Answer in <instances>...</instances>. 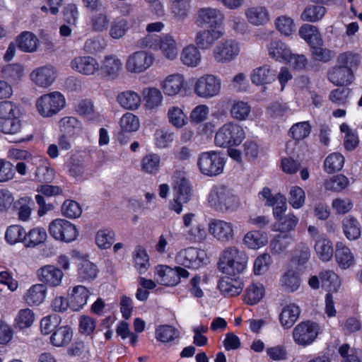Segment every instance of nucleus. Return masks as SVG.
<instances>
[{"label":"nucleus","mask_w":362,"mask_h":362,"mask_svg":"<svg viewBox=\"0 0 362 362\" xmlns=\"http://www.w3.org/2000/svg\"><path fill=\"white\" fill-rule=\"evenodd\" d=\"M319 278L322 286L329 291H337L341 286V280L333 270L325 269L321 271L319 274Z\"/></svg>","instance_id":"nucleus-51"},{"label":"nucleus","mask_w":362,"mask_h":362,"mask_svg":"<svg viewBox=\"0 0 362 362\" xmlns=\"http://www.w3.org/2000/svg\"><path fill=\"white\" fill-rule=\"evenodd\" d=\"M197 166L203 175L209 177L217 176L223 171L225 160L219 152L205 151L199 155Z\"/></svg>","instance_id":"nucleus-7"},{"label":"nucleus","mask_w":362,"mask_h":362,"mask_svg":"<svg viewBox=\"0 0 362 362\" xmlns=\"http://www.w3.org/2000/svg\"><path fill=\"white\" fill-rule=\"evenodd\" d=\"M157 50L168 61H175L178 57V43L175 37L171 34L160 35L157 42Z\"/></svg>","instance_id":"nucleus-24"},{"label":"nucleus","mask_w":362,"mask_h":362,"mask_svg":"<svg viewBox=\"0 0 362 362\" xmlns=\"http://www.w3.org/2000/svg\"><path fill=\"white\" fill-rule=\"evenodd\" d=\"M243 242L248 248L257 250L267 243L268 238L266 234L259 230H252L245 234Z\"/></svg>","instance_id":"nucleus-55"},{"label":"nucleus","mask_w":362,"mask_h":362,"mask_svg":"<svg viewBox=\"0 0 362 362\" xmlns=\"http://www.w3.org/2000/svg\"><path fill=\"white\" fill-rule=\"evenodd\" d=\"M47 238L46 230L42 227H35L25 233V245L35 247L43 244Z\"/></svg>","instance_id":"nucleus-49"},{"label":"nucleus","mask_w":362,"mask_h":362,"mask_svg":"<svg viewBox=\"0 0 362 362\" xmlns=\"http://www.w3.org/2000/svg\"><path fill=\"white\" fill-rule=\"evenodd\" d=\"M144 107L147 110H156L163 102L162 92L156 87H146L142 90Z\"/></svg>","instance_id":"nucleus-35"},{"label":"nucleus","mask_w":362,"mask_h":362,"mask_svg":"<svg viewBox=\"0 0 362 362\" xmlns=\"http://www.w3.org/2000/svg\"><path fill=\"white\" fill-rule=\"evenodd\" d=\"M193 90L198 97L205 99L212 98L219 95L221 90V81L216 75L206 74L196 78Z\"/></svg>","instance_id":"nucleus-8"},{"label":"nucleus","mask_w":362,"mask_h":362,"mask_svg":"<svg viewBox=\"0 0 362 362\" xmlns=\"http://www.w3.org/2000/svg\"><path fill=\"white\" fill-rule=\"evenodd\" d=\"M47 287L43 284H36L31 286L23 295V300L30 306H37L42 304L46 298Z\"/></svg>","instance_id":"nucleus-32"},{"label":"nucleus","mask_w":362,"mask_h":362,"mask_svg":"<svg viewBox=\"0 0 362 362\" xmlns=\"http://www.w3.org/2000/svg\"><path fill=\"white\" fill-rule=\"evenodd\" d=\"M33 163L37 165L35 173V179L40 182H49L54 177V170L50 167L47 158L34 157Z\"/></svg>","instance_id":"nucleus-31"},{"label":"nucleus","mask_w":362,"mask_h":362,"mask_svg":"<svg viewBox=\"0 0 362 362\" xmlns=\"http://www.w3.org/2000/svg\"><path fill=\"white\" fill-rule=\"evenodd\" d=\"M110 23L108 15L105 12H99L90 17L88 25L92 32L102 33L107 30Z\"/></svg>","instance_id":"nucleus-50"},{"label":"nucleus","mask_w":362,"mask_h":362,"mask_svg":"<svg viewBox=\"0 0 362 362\" xmlns=\"http://www.w3.org/2000/svg\"><path fill=\"white\" fill-rule=\"evenodd\" d=\"M300 37L310 47L313 45H322V39L317 28L313 25L304 24L299 30Z\"/></svg>","instance_id":"nucleus-41"},{"label":"nucleus","mask_w":362,"mask_h":362,"mask_svg":"<svg viewBox=\"0 0 362 362\" xmlns=\"http://www.w3.org/2000/svg\"><path fill=\"white\" fill-rule=\"evenodd\" d=\"M155 62L154 54L148 51L139 50L129 54L125 62L127 72L140 74L147 71Z\"/></svg>","instance_id":"nucleus-14"},{"label":"nucleus","mask_w":362,"mask_h":362,"mask_svg":"<svg viewBox=\"0 0 362 362\" xmlns=\"http://www.w3.org/2000/svg\"><path fill=\"white\" fill-rule=\"evenodd\" d=\"M175 260L185 269H197L207 264L208 257L206 251L202 249L187 247L177 252Z\"/></svg>","instance_id":"nucleus-5"},{"label":"nucleus","mask_w":362,"mask_h":362,"mask_svg":"<svg viewBox=\"0 0 362 362\" xmlns=\"http://www.w3.org/2000/svg\"><path fill=\"white\" fill-rule=\"evenodd\" d=\"M327 78L334 86H345L353 82L354 76L349 68L339 65L329 69Z\"/></svg>","instance_id":"nucleus-25"},{"label":"nucleus","mask_w":362,"mask_h":362,"mask_svg":"<svg viewBox=\"0 0 362 362\" xmlns=\"http://www.w3.org/2000/svg\"><path fill=\"white\" fill-rule=\"evenodd\" d=\"M300 314V307L294 303H291L283 307L279 315V322L284 329L291 328L298 320Z\"/></svg>","instance_id":"nucleus-37"},{"label":"nucleus","mask_w":362,"mask_h":362,"mask_svg":"<svg viewBox=\"0 0 362 362\" xmlns=\"http://www.w3.org/2000/svg\"><path fill=\"white\" fill-rule=\"evenodd\" d=\"M250 78L255 86H264L276 80V73L269 65L264 64L253 69Z\"/></svg>","instance_id":"nucleus-26"},{"label":"nucleus","mask_w":362,"mask_h":362,"mask_svg":"<svg viewBox=\"0 0 362 362\" xmlns=\"http://www.w3.org/2000/svg\"><path fill=\"white\" fill-rule=\"evenodd\" d=\"M66 106V98L59 91L45 93L38 97L35 103L37 113L43 118H50L57 115Z\"/></svg>","instance_id":"nucleus-4"},{"label":"nucleus","mask_w":362,"mask_h":362,"mask_svg":"<svg viewBox=\"0 0 362 362\" xmlns=\"http://www.w3.org/2000/svg\"><path fill=\"white\" fill-rule=\"evenodd\" d=\"M335 259L341 269H348L356 264L354 255L351 249L341 242L336 244Z\"/></svg>","instance_id":"nucleus-29"},{"label":"nucleus","mask_w":362,"mask_h":362,"mask_svg":"<svg viewBox=\"0 0 362 362\" xmlns=\"http://www.w3.org/2000/svg\"><path fill=\"white\" fill-rule=\"evenodd\" d=\"M48 231L53 239L66 243H72L78 236L76 226L64 218L52 221L48 226Z\"/></svg>","instance_id":"nucleus-9"},{"label":"nucleus","mask_w":362,"mask_h":362,"mask_svg":"<svg viewBox=\"0 0 362 362\" xmlns=\"http://www.w3.org/2000/svg\"><path fill=\"white\" fill-rule=\"evenodd\" d=\"M244 16L247 23L255 27L264 26L271 20L268 8L262 5L247 7L244 11Z\"/></svg>","instance_id":"nucleus-23"},{"label":"nucleus","mask_w":362,"mask_h":362,"mask_svg":"<svg viewBox=\"0 0 362 362\" xmlns=\"http://www.w3.org/2000/svg\"><path fill=\"white\" fill-rule=\"evenodd\" d=\"M129 29V23L127 18L116 17L110 23L108 35L113 40H119L127 35Z\"/></svg>","instance_id":"nucleus-39"},{"label":"nucleus","mask_w":362,"mask_h":362,"mask_svg":"<svg viewBox=\"0 0 362 362\" xmlns=\"http://www.w3.org/2000/svg\"><path fill=\"white\" fill-rule=\"evenodd\" d=\"M160 157L156 153L145 156L141 161V170L148 174H156L159 171Z\"/></svg>","instance_id":"nucleus-61"},{"label":"nucleus","mask_w":362,"mask_h":362,"mask_svg":"<svg viewBox=\"0 0 362 362\" xmlns=\"http://www.w3.org/2000/svg\"><path fill=\"white\" fill-rule=\"evenodd\" d=\"M37 275L40 281L53 287L59 286L64 276L62 271L53 265L41 267Z\"/></svg>","instance_id":"nucleus-28"},{"label":"nucleus","mask_w":362,"mask_h":362,"mask_svg":"<svg viewBox=\"0 0 362 362\" xmlns=\"http://www.w3.org/2000/svg\"><path fill=\"white\" fill-rule=\"evenodd\" d=\"M224 15L218 8L204 6L198 8L193 17L194 25L199 28H223Z\"/></svg>","instance_id":"nucleus-6"},{"label":"nucleus","mask_w":362,"mask_h":362,"mask_svg":"<svg viewBox=\"0 0 362 362\" xmlns=\"http://www.w3.org/2000/svg\"><path fill=\"white\" fill-rule=\"evenodd\" d=\"M134 266L140 274H145L150 267L149 257L146 250L137 246L132 254Z\"/></svg>","instance_id":"nucleus-52"},{"label":"nucleus","mask_w":362,"mask_h":362,"mask_svg":"<svg viewBox=\"0 0 362 362\" xmlns=\"http://www.w3.org/2000/svg\"><path fill=\"white\" fill-rule=\"evenodd\" d=\"M23 74V66L18 64H7L1 69L2 76L15 83H17L22 79Z\"/></svg>","instance_id":"nucleus-63"},{"label":"nucleus","mask_w":362,"mask_h":362,"mask_svg":"<svg viewBox=\"0 0 362 362\" xmlns=\"http://www.w3.org/2000/svg\"><path fill=\"white\" fill-rule=\"evenodd\" d=\"M57 78L55 69L51 66H40L31 71L30 79L37 87L47 88Z\"/></svg>","instance_id":"nucleus-22"},{"label":"nucleus","mask_w":362,"mask_h":362,"mask_svg":"<svg viewBox=\"0 0 362 362\" xmlns=\"http://www.w3.org/2000/svg\"><path fill=\"white\" fill-rule=\"evenodd\" d=\"M35 320V315L30 308L21 309L16 314L13 326L19 330H24L30 327Z\"/></svg>","instance_id":"nucleus-46"},{"label":"nucleus","mask_w":362,"mask_h":362,"mask_svg":"<svg viewBox=\"0 0 362 362\" xmlns=\"http://www.w3.org/2000/svg\"><path fill=\"white\" fill-rule=\"evenodd\" d=\"M208 231L214 238L221 243H230L235 237V230L233 223L222 219L210 220Z\"/></svg>","instance_id":"nucleus-15"},{"label":"nucleus","mask_w":362,"mask_h":362,"mask_svg":"<svg viewBox=\"0 0 362 362\" xmlns=\"http://www.w3.org/2000/svg\"><path fill=\"white\" fill-rule=\"evenodd\" d=\"M265 290L261 283H251L247 286L244 293V302L247 305L258 303L264 296Z\"/></svg>","instance_id":"nucleus-43"},{"label":"nucleus","mask_w":362,"mask_h":362,"mask_svg":"<svg viewBox=\"0 0 362 362\" xmlns=\"http://www.w3.org/2000/svg\"><path fill=\"white\" fill-rule=\"evenodd\" d=\"M195 44H189L185 46L180 54V61L184 66L194 69L199 66L202 61V55Z\"/></svg>","instance_id":"nucleus-27"},{"label":"nucleus","mask_w":362,"mask_h":362,"mask_svg":"<svg viewBox=\"0 0 362 362\" xmlns=\"http://www.w3.org/2000/svg\"><path fill=\"white\" fill-rule=\"evenodd\" d=\"M98 268L89 260H83L78 269V276L81 281H90L98 275Z\"/></svg>","instance_id":"nucleus-64"},{"label":"nucleus","mask_w":362,"mask_h":362,"mask_svg":"<svg viewBox=\"0 0 362 362\" xmlns=\"http://www.w3.org/2000/svg\"><path fill=\"white\" fill-rule=\"evenodd\" d=\"M259 197L265 202V205L273 206V214L276 220L283 217L282 214L286 210V202L284 196L281 194L272 195L270 189L264 187L259 193Z\"/></svg>","instance_id":"nucleus-20"},{"label":"nucleus","mask_w":362,"mask_h":362,"mask_svg":"<svg viewBox=\"0 0 362 362\" xmlns=\"http://www.w3.org/2000/svg\"><path fill=\"white\" fill-rule=\"evenodd\" d=\"M349 185V179L341 174L332 176L324 181V187L325 189L334 192H341L346 189Z\"/></svg>","instance_id":"nucleus-57"},{"label":"nucleus","mask_w":362,"mask_h":362,"mask_svg":"<svg viewBox=\"0 0 362 362\" xmlns=\"http://www.w3.org/2000/svg\"><path fill=\"white\" fill-rule=\"evenodd\" d=\"M308 232L314 241L313 248L318 259L324 262H329L333 257L332 242L326 234L320 233L314 226H308Z\"/></svg>","instance_id":"nucleus-12"},{"label":"nucleus","mask_w":362,"mask_h":362,"mask_svg":"<svg viewBox=\"0 0 362 362\" xmlns=\"http://www.w3.org/2000/svg\"><path fill=\"white\" fill-rule=\"evenodd\" d=\"M123 69V62L119 56L115 54H106L100 64V71L104 76L115 80L119 77Z\"/></svg>","instance_id":"nucleus-21"},{"label":"nucleus","mask_w":362,"mask_h":362,"mask_svg":"<svg viewBox=\"0 0 362 362\" xmlns=\"http://www.w3.org/2000/svg\"><path fill=\"white\" fill-rule=\"evenodd\" d=\"M174 200L173 209L177 214L182 210V204L187 203L192 195V187L189 182L185 178H177L175 180L174 187Z\"/></svg>","instance_id":"nucleus-18"},{"label":"nucleus","mask_w":362,"mask_h":362,"mask_svg":"<svg viewBox=\"0 0 362 362\" xmlns=\"http://www.w3.org/2000/svg\"><path fill=\"white\" fill-rule=\"evenodd\" d=\"M224 35V28L201 29L195 34L194 44L202 49H209Z\"/></svg>","instance_id":"nucleus-19"},{"label":"nucleus","mask_w":362,"mask_h":362,"mask_svg":"<svg viewBox=\"0 0 362 362\" xmlns=\"http://www.w3.org/2000/svg\"><path fill=\"white\" fill-rule=\"evenodd\" d=\"M320 333V325L313 321L307 320L300 322L294 327L292 337L297 345L306 347L315 341Z\"/></svg>","instance_id":"nucleus-11"},{"label":"nucleus","mask_w":362,"mask_h":362,"mask_svg":"<svg viewBox=\"0 0 362 362\" xmlns=\"http://www.w3.org/2000/svg\"><path fill=\"white\" fill-rule=\"evenodd\" d=\"M171 13L177 21H184L189 16L190 5L187 0L170 1Z\"/></svg>","instance_id":"nucleus-62"},{"label":"nucleus","mask_w":362,"mask_h":362,"mask_svg":"<svg viewBox=\"0 0 362 362\" xmlns=\"http://www.w3.org/2000/svg\"><path fill=\"white\" fill-rule=\"evenodd\" d=\"M168 122L175 128L180 129L188 123V118L181 107L170 106L167 110Z\"/></svg>","instance_id":"nucleus-45"},{"label":"nucleus","mask_w":362,"mask_h":362,"mask_svg":"<svg viewBox=\"0 0 362 362\" xmlns=\"http://www.w3.org/2000/svg\"><path fill=\"white\" fill-rule=\"evenodd\" d=\"M343 231L347 239L356 240L359 238L361 234L360 223L353 216L344 218L342 222Z\"/></svg>","instance_id":"nucleus-53"},{"label":"nucleus","mask_w":362,"mask_h":362,"mask_svg":"<svg viewBox=\"0 0 362 362\" xmlns=\"http://www.w3.org/2000/svg\"><path fill=\"white\" fill-rule=\"evenodd\" d=\"M61 132L69 136H78L82 132L81 122L74 117H64L59 122Z\"/></svg>","instance_id":"nucleus-42"},{"label":"nucleus","mask_w":362,"mask_h":362,"mask_svg":"<svg viewBox=\"0 0 362 362\" xmlns=\"http://www.w3.org/2000/svg\"><path fill=\"white\" fill-rule=\"evenodd\" d=\"M269 56L275 61L285 62L291 57L290 47L281 40H272L267 45Z\"/></svg>","instance_id":"nucleus-30"},{"label":"nucleus","mask_w":362,"mask_h":362,"mask_svg":"<svg viewBox=\"0 0 362 362\" xmlns=\"http://www.w3.org/2000/svg\"><path fill=\"white\" fill-rule=\"evenodd\" d=\"M117 101L125 110H136L141 106V96L134 90H127L118 93Z\"/></svg>","instance_id":"nucleus-36"},{"label":"nucleus","mask_w":362,"mask_h":362,"mask_svg":"<svg viewBox=\"0 0 362 362\" xmlns=\"http://www.w3.org/2000/svg\"><path fill=\"white\" fill-rule=\"evenodd\" d=\"M280 285L286 292H294L300 286V279L297 272L292 269H288L280 279Z\"/></svg>","instance_id":"nucleus-47"},{"label":"nucleus","mask_w":362,"mask_h":362,"mask_svg":"<svg viewBox=\"0 0 362 362\" xmlns=\"http://www.w3.org/2000/svg\"><path fill=\"white\" fill-rule=\"evenodd\" d=\"M189 272L180 266L172 268L167 265H158L155 267V281L163 286H175L180 282L181 278H188Z\"/></svg>","instance_id":"nucleus-10"},{"label":"nucleus","mask_w":362,"mask_h":362,"mask_svg":"<svg viewBox=\"0 0 362 362\" xmlns=\"http://www.w3.org/2000/svg\"><path fill=\"white\" fill-rule=\"evenodd\" d=\"M230 116L238 121H245L251 113L250 105L243 100H234L230 110Z\"/></svg>","instance_id":"nucleus-56"},{"label":"nucleus","mask_w":362,"mask_h":362,"mask_svg":"<svg viewBox=\"0 0 362 362\" xmlns=\"http://www.w3.org/2000/svg\"><path fill=\"white\" fill-rule=\"evenodd\" d=\"M245 137L244 127L235 121H229L218 129L215 134L214 143L216 146L222 148L238 146Z\"/></svg>","instance_id":"nucleus-2"},{"label":"nucleus","mask_w":362,"mask_h":362,"mask_svg":"<svg viewBox=\"0 0 362 362\" xmlns=\"http://www.w3.org/2000/svg\"><path fill=\"white\" fill-rule=\"evenodd\" d=\"M298 223V218L293 214L289 213L276 221L272 229L274 231L287 233L293 230Z\"/></svg>","instance_id":"nucleus-54"},{"label":"nucleus","mask_w":362,"mask_h":362,"mask_svg":"<svg viewBox=\"0 0 362 362\" xmlns=\"http://www.w3.org/2000/svg\"><path fill=\"white\" fill-rule=\"evenodd\" d=\"M73 335V330L69 326H60L50 335L49 343L54 347H64L71 341Z\"/></svg>","instance_id":"nucleus-38"},{"label":"nucleus","mask_w":362,"mask_h":362,"mask_svg":"<svg viewBox=\"0 0 362 362\" xmlns=\"http://www.w3.org/2000/svg\"><path fill=\"white\" fill-rule=\"evenodd\" d=\"M220 292L226 297L239 295L243 289V282L240 278H222L218 284Z\"/></svg>","instance_id":"nucleus-34"},{"label":"nucleus","mask_w":362,"mask_h":362,"mask_svg":"<svg viewBox=\"0 0 362 362\" xmlns=\"http://www.w3.org/2000/svg\"><path fill=\"white\" fill-rule=\"evenodd\" d=\"M344 164V157L339 153L329 154L324 161V170L329 174L341 170Z\"/></svg>","instance_id":"nucleus-59"},{"label":"nucleus","mask_w":362,"mask_h":362,"mask_svg":"<svg viewBox=\"0 0 362 362\" xmlns=\"http://www.w3.org/2000/svg\"><path fill=\"white\" fill-rule=\"evenodd\" d=\"M18 47L24 52L32 53L37 51L39 39L32 32L23 31L16 39Z\"/></svg>","instance_id":"nucleus-40"},{"label":"nucleus","mask_w":362,"mask_h":362,"mask_svg":"<svg viewBox=\"0 0 362 362\" xmlns=\"http://www.w3.org/2000/svg\"><path fill=\"white\" fill-rule=\"evenodd\" d=\"M240 52V43L235 39L219 42L212 50V57L219 64H228L235 60Z\"/></svg>","instance_id":"nucleus-13"},{"label":"nucleus","mask_w":362,"mask_h":362,"mask_svg":"<svg viewBox=\"0 0 362 362\" xmlns=\"http://www.w3.org/2000/svg\"><path fill=\"white\" fill-rule=\"evenodd\" d=\"M248 257L246 253L235 246L225 248L220 255L218 269L223 274L236 275L247 268Z\"/></svg>","instance_id":"nucleus-1"},{"label":"nucleus","mask_w":362,"mask_h":362,"mask_svg":"<svg viewBox=\"0 0 362 362\" xmlns=\"http://www.w3.org/2000/svg\"><path fill=\"white\" fill-rule=\"evenodd\" d=\"M327 13L325 7L320 5H308L300 14L303 21L316 23L320 21Z\"/></svg>","instance_id":"nucleus-48"},{"label":"nucleus","mask_w":362,"mask_h":362,"mask_svg":"<svg viewBox=\"0 0 362 362\" xmlns=\"http://www.w3.org/2000/svg\"><path fill=\"white\" fill-rule=\"evenodd\" d=\"M164 95L174 97L185 92V78L183 74L174 73L168 75L160 83Z\"/></svg>","instance_id":"nucleus-17"},{"label":"nucleus","mask_w":362,"mask_h":362,"mask_svg":"<svg viewBox=\"0 0 362 362\" xmlns=\"http://www.w3.org/2000/svg\"><path fill=\"white\" fill-rule=\"evenodd\" d=\"M90 294V291L84 286H74L69 296V307L74 311L81 310L86 305Z\"/></svg>","instance_id":"nucleus-33"},{"label":"nucleus","mask_w":362,"mask_h":362,"mask_svg":"<svg viewBox=\"0 0 362 362\" xmlns=\"http://www.w3.org/2000/svg\"><path fill=\"white\" fill-rule=\"evenodd\" d=\"M207 202L210 207L221 212L233 211L239 206L238 198L224 185H215L210 190Z\"/></svg>","instance_id":"nucleus-3"},{"label":"nucleus","mask_w":362,"mask_h":362,"mask_svg":"<svg viewBox=\"0 0 362 362\" xmlns=\"http://www.w3.org/2000/svg\"><path fill=\"white\" fill-rule=\"evenodd\" d=\"M18 218L21 221H28L30 219L34 202L30 197H24L20 198L17 202Z\"/></svg>","instance_id":"nucleus-58"},{"label":"nucleus","mask_w":362,"mask_h":362,"mask_svg":"<svg viewBox=\"0 0 362 362\" xmlns=\"http://www.w3.org/2000/svg\"><path fill=\"white\" fill-rule=\"evenodd\" d=\"M70 66L74 71L84 76H94L100 71V63L92 56H77L71 61Z\"/></svg>","instance_id":"nucleus-16"},{"label":"nucleus","mask_w":362,"mask_h":362,"mask_svg":"<svg viewBox=\"0 0 362 362\" xmlns=\"http://www.w3.org/2000/svg\"><path fill=\"white\" fill-rule=\"evenodd\" d=\"M180 337V332L172 325H158L155 329V338L157 341L168 344L173 342Z\"/></svg>","instance_id":"nucleus-44"},{"label":"nucleus","mask_w":362,"mask_h":362,"mask_svg":"<svg viewBox=\"0 0 362 362\" xmlns=\"http://www.w3.org/2000/svg\"><path fill=\"white\" fill-rule=\"evenodd\" d=\"M310 257V250L305 243H299L295 247L291 262L297 265H304Z\"/></svg>","instance_id":"nucleus-60"}]
</instances>
